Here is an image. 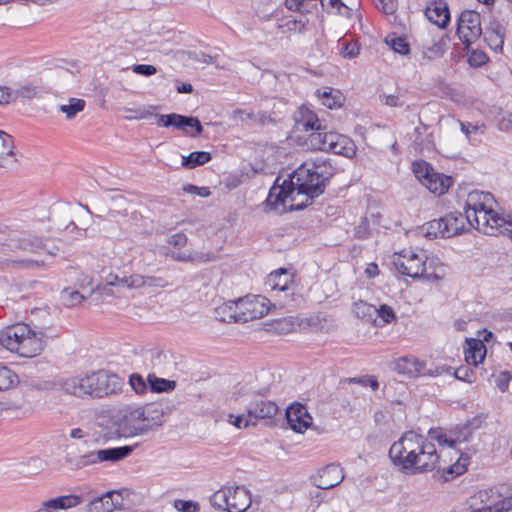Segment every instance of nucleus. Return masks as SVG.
Segmentation results:
<instances>
[{"label": "nucleus", "mask_w": 512, "mask_h": 512, "mask_svg": "<svg viewBox=\"0 0 512 512\" xmlns=\"http://www.w3.org/2000/svg\"><path fill=\"white\" fill-rule=\"evenodd\" d=\"M335 168L324 158L310 159L300 165L281 185L270 189L266 206L277 214L301 210L321 195Z\"/></svg>", "instance_id": "obj_1"}, {"label": "nucleus", "mask_w": 512, "mask_h": 512, "mask_svg": "<svg viewBox=\"0 0 512 512\" xmlns=\"http://www.w3.org/2000/svg\"><path fill=\"white\" fill-rule=\"evenodd\" d=\"M393 464L408 475L445 469L435 444L414 431L405 432L389 449Z\"/></svg>", "instance_id": "obj_2"}, {"label": "nucleus", "mask_w": 512, "mask_h": 512, "mask_svg": "<svg viewBox=\"0 0 512 512\" xmlns=\"http://www.w3.org/2000/svg\"><path fill=\"white\" fill-rule=\"evenodd\" d=\"M152 407L126 406L114 420L117 438L142 436L162 425L161 415H154Z\"/></svg>", "instance_id": "obj_3"}, {"label": "nucleus", "mask_w": 512, "mask_h": 512, "mask_svg": "<svg viewBox=\"0 0 512 512\" xmlns=\"http://www.w3.org/2000/svg\"><path fill=\"white\" fill-rule=\"evenodd\" d=\"M496 201L490 192L473 190L467 195L465 202V218L468 224L497 223L501 216L494 210Z\"/></svg>", "instance_id": "obj_4"}, {"label": "nucleus", "mask_w": 512, "mask_h": 512, "mask_svg": "<svg viewBox=\"0 0 512 512\" xmlns=\"http://www.w3.org/2000/svg\"><path fill=\"white\" fill-rule=\"evenodd\" d=\"M306 145L312 150L330 152L348 158L356 154L354 142L349 137L334 131L309 133Z\"/></svg>", "instance_id": "obj_5"}, {"label": "nucleus", "mask_w": 512, "mask_h": 512, "mask_svg": "<svg viewBox=\"0 0 512 512\" xmlns=\"http://www.w3.org/2000/svg\"><path fill=\"white\" fill-rule=\"evenodd\" d=\"M236 400L245 404L246 411L249 416L255 421V424L260 419H270L278 412V406L275 402L266 399L258 393H250L243 391V389L235 393Z\"/></svg>", "instance_id": "obj_6"}, {"label": "nucleus", "mask_w": 512, "mask_h": 512, "mask_svg": "<svg viewBox=\"0 0 512 512\" xmlns=\"http://www.w3.org/2000/svg\"><path fill=\"white\" fill-rule=\"evenodd\" d=\"M236 322H248L259 319L270 312V300L261 295H248L235 300Z\"/></svg>", "instance_id": "obj_7"}, {"label": "nucleus", "mask_w": 512, "mask_h": 512, "mask_svg": "<svg viewBox=\"0 0 512 512\" xmlns=\"http://www.w3.org/2000/svg\"><path fill=\"white\" fill-rule=\"evenodd\" d=\"M134 450L133 446H121L93 450L80 455L75 463L77 469L95 465L101 462H118L127 458Z\"/></svg>", "instance_id": "obj_8"}, {"label": "nucleus", "mask_w": 512, "mask_h": 512, "mask_svg": "<svg viewBox=\"0 0 512 512\" xmlns=\"http://www.w3.org/2000/svg\"><path fill=\"white\" fill-rule=\"evenodd\" d=\"M481 15L474 10H464L457 19V35L469 49L482 35Z\"/></svg>", "instance_id": "obj_9"}, {"label": "nucleus", "mask_w": 512, "mask_h": 512, "mask_svg": "<svg viewBox=\"0 0 512 512\" xmlns=\"http://www.w3.org/2000/svg\"><path fill=\"white\" fill-rule=\"evenodd\" d=\"M393 265L395 269L402 275L409 276L411 278L424 277L427 280L429 276L424 274L425 271V260L423 256H420L413 250H402L399 253L393 255Z\"/></svg>", "instance_id": "obj_10"}, {"label": "nucleus", "mask_w": 512, "mask_h": 512, "mask_svg": "<svg viewBox=\"0 0 512 512\" xmlns=\"http://www.w3.org/2000/svg\"><path fill=\"white\" fill-rule=\"evenodd\" d=\"M91 396L103 397L119 392L123 387V380L117 374L107 370H98L90 374Z\"/></svg>", "instance_id": "obj_11"}, {"label": "nucleus", "mask_w": 512, "mask_h": 512, "mask_svg": "<svg viewBox=\"0 0 512 512\" xmlns=\"http://www.w3.org/2000/svg\"><path fill=\"white\" fill-rule=\"evenodd\" d=\"M29 325L15 323L0 331V345L6 350L19 355L24 335H28Z\"/></svg>", "instance_id": "obj_12"}, {"label": "nucleus", "mask_w": 512, "mask_h": 512, "mask_svg": "<svg viewBox=\"0 0 512 512\" xmlns=\"http://www.w3.org/2000/svg\"><path fill=\"white\" fill-rule=\"evenodd\" d=\"M49 338L42 329H34L29 325V333L23 337L19 356L31 358L39 355L46 347Z\"/></svg>", "instance_id": "obj_13"}, {"label": "nucleus", "mask_w": 512, "mask_h": 512, "mask_svg": "<svg viewBox=\"0 0 512 512\" xmlns=\"http://www.w3.org/2000/svg\"><path fill=\"white\" fill-rule=\"evenodd\" d=\"M158 118L157 124L163 127H174L188 133V125H195V133L190 134L192 137L200 135L203 131V126L198 118L192 116H184L176 113L156 115Z\"/></svg>", "instance_id": "obj_14"}, {"label": "nucleus", "mask_w": 512, "mask_h": 512, "mask_svg": "<svg viewBox=\"0 0 512 512\" xmlns=\"http://www.w3.org/2000/svg\"><path fill=\"white\" fill-rule=\"evenodd\" d=\"M344 480L343 469L340 465L332 463L317 471L312 476L313 484L323 490L331 489Z\"/></svg>", "instance_id": "obj_15"}, {"label": "nucleus", "mask_w": 512, "mask_h": 512, "mask_svg": "<svg viewBox=\"0 0 512 512\" xmlns=\"http://www.w3.org/2000/svg\"><path fill=\"white\" fill-rule=\"evenodd\" d=\"M123 492H126V490H111L92 499L88 504V512H112L115 509H121Z\"/></svg>", "instance_id": "obj_16"}, {"label": "nucleus", "mask_w": 512, "mask_h": 512, "mask_svg": "<svg viewBox=\"0 0 512 512\" xmlns=\"http://www.w3.org/2000/svg\"><path fill=\"white\" fill-rule=\"evenodd\" d=\"M286 418L291 429L298 433H303L312 423V417L307 408L299 403L292 404L287 408Z\"/></svg>", "instance_id": "obj_17"}, {"label": "nucleus", "mask_w": 512, "mask_h": 512, "mask_svg": "<svg viewBox=\"0 0 512 512\" xmlns=\"http://www.w3.org/2000/svg\"><path fill=\"white\" fill-rule=\"evenodd\" d=\"M61 389L77 397L91 396L90 374L85 376H71L60 381Z\"/></svg>", "instance_id": "obj_18"}, {"label": "nucleus", "mask_w": 512, "mask_h": 512, "mask_svg": "<svg viewBox=\"0 0 512 512\" xmlns=\"http://www.w3.org/2000/svg\"><path fill=\"white\" fill-rule=\"evenodd\" d=\"M55 212L62 214L61 220L68 224H75L76 221H89L88 217L91 216L89 208L81 203L57 205Z\"/></svg>", "instance_id": "obj_19"}, {"label": "nucleus", "mask_w": 512, "mask_h": 512, "mask_svg": "<svg viewBox=\"0 0 512 512\" xmlns=\"http://www.w3.org/2000/svg\"><path fill=\"white\" fill-rule=\"evenodd\" d=\"M295 121L298 127L306 132H325L327 130V126L322 123L315 112L305 106L298 109L295 114Z\"/></svg>", "instance_id": "obj_20"}, {"label": "nucleus", "mask_w": 512, "mask_h": 512, "mask_svg": "<svg viewBox=\"0 0 512 512\" xmlns=\"http://www.w3.org/2000/svg\"><path fill=\"white\" fill-rule=\"evenodd\" d=\"M425 15L430 22L439 28H446L450 22V10L446 1L435 0L425 10Z\"/></svg>", "instance_id": "obj_21"}, {"label": "nucleus", "mask_w": 512, "mask_h": 512, "mask_svg": "<svg viewBox=\"0 0 512 512\" xmlns=\"http://www.w3.org/2000/svg\"><path fill=\"white\" fill-rule=\"evenodd\" d=\"M482 34L492 50L496 52L502 50L506 35V27L502 22L497 19L491 20Z\"/></svg>", "instance_id": "obj_22"}, {"label": "nucleus", "mask_w": 512, "mask_h": 512, "mask_svg": "<svg viewBox=\"0 0 512 512\" xmlns=\"http://www.w3.org/2000/svg\"><path fill=\"white\" fill-rule=\"evenodd\" d=\"M221 249V246L217 247L215 250H193L191 252H173L172 258L181 262H191V263H208L212 261H216L218 259V251Z\"/></svg>", "instance_id": "obj_23"}, {"label": "nucleus", "mask_w": 512, "mask_h": 512, "mask_svg": "<svg viewBox=\"0 0 512 512\" xmlns=\"http://www.w3.org/2000/svg\"><path fill=\"white\" fill-rule=\"evenodd\" d=\"M227 512H245L251 505L249 490L243 486L230 487Z\"/></svg>", "instance_id": "obj_24"}, {"label": "nucleus", "mask_w": 512, "mask_h": 512, "mask_svg": "<svg viewBox=\"0 0 512 512\" xmlns=\"http://www.w3.org/2000/svg\"><path fill=\"white\" fill-rule=\"evenodd\" d=\"M293 278V272L286 268H279L268 275L265 285L272 290L287 291L294 283Z\"/></svg>", "instance_id": "obj_25"}, {"label": "nucleus", "mask_w": 512, "mask_h": 512, "mask_svg": "<svg viewBox=\"0 0 512 512\" xmlns=\"http://www.w3.org/2000/svg\"><path fill=\"white\" fill-rule=\"evenodd\" d=\"M452 183L453 180L450 176L434 171L426 180H423L422 185L431 193L441 196L448 191Z\"/></svg>", "instance_id": "obj_26"}, {"label": "nucleus", "mask_w": 512, "mask_h": 512, "mask_svg": "<svg viewBox=\"0 0 512 512\" xmlns=\"http://www.w3.org/2000/svg\"><path fill=\"white\" fill-rule=\"evenodd\" d=\"M424 364L415 357H402L395 365L397 372L408 375L409 377H417L420 374L434 375L432 372L424 371Z\"/></svg>", "instance_id": "obj_27"}, {"label": "nucleus", "mask_w": 512, "mask_h": 512, "mask_svg": "<svg viewBox=\"0 0 512 512\" xmlns=\"http://www.w3.org/2000/svg\"><path fill=\"white\" fill-rule=\"evenodd\" d=\"M464 349L465 360L468 364L477 366L486 355V347L481 340L470 339L466 341Z\"/></svg>", "instance_id": "obj_28"}, {"label": "nucleus", "mask_w": 512, "mask_h": 512, "mask_svg": "<svg viewBox=\"0 0 512 512\" xmlns=\"http://www.w3.org/2000/svg\"><path fill=\"white\" fill-rule=\"evenodd\" d=\"M11 136L0 131V167L8 168L16 163Z\"/></svg>", "instance_id": "obj_29"}, {"label": "nucleus", "mask_w": 512, "mask_h": 512, "mask_svg": "<svg viewBox=\"0 0 512 512\" xmlns=\"http://www.w3.org/2000/svg\"><path fill=\"white\" fill-rule=\"evenodd\" d=\"M316 94L321 100L322 105L329 109L339 108L345 101L343 94L339 90H334L332 88L317 90Z\"/></svg>", "instance_id": "obj_30"}, {"label": "nucleus", "mask_w": 512, "mask_h": 512, "mask_svg": "<svg viewBox=\"0 0 512 512\" xmlns=\"http://www.w3.org/2000/svg\"><path fill=\"white\" fill-rule=\"evenodd\" d=\"M160 279L149 276L145 277L140 274H133L127 277L124 282L126 283V288L128 289H138L141 287H155V286H161Z\"/></svg>", "instance_id": "obj_31"}, {"label": "nucleus", "mask_w": 512, "mask_h": 512, "mask_svg": "<svg viewBox=\"0 0 512 512\" xmlns=\"http://www.w3.org/2000/svg\"><path fill=\"white\" fill-rule=\"evenodd\" d=\"M211 154L206 151H194L187 156L182 157V166L187 169H194L204 165L211 160Z\"/></svg>", "instance_id": "obj_32"}, {"label": "nucleus", "mask_w": 512, "mask_h": 512, "mask_svg": "<svg viewBox=\"0 0 512 512\" xmlns=\"http://www.w3.org/2000/svg\"><path fill=\"white\" fill-rule=\"evenodd\" d=\"M422 53L428 59H435L443 55L444 44L438 40L424 38L421 41Z\"/></svg>", "instance_id": "obj_33"}, {"label": "nucleus", "mask_w": 512, "mask_h": 512, "mask_svg": "<svg viewBox=\"0 0 512 512\" xmlns=\"http://www.w3.org/2000/svg\"><path fill=\"white\" fill-rule=\"evenodd\" d=\"M147 383L152 392L162 393V392H171L176 387V382L173 380H168L164 378H159L154 374H149L147 377Z\"/></svg>", "instance_id": "obj_34"}, {"label": "nucleus", "mask_w": 512, "mask_h": 512, "mask_svg": "<svg viewBox=\"0 0 512 512\" xmlns=\"http://www.w3.org/2000/svg\"><path fill=\"white\" fill-rule=\"evenodd\" d=\"M235 300L223 303L215 309L216 318L222 322H236L237 310Z\"/></svg>", "instance_id": "obj_35"}, {"label": "nucleus", "mask_w": 512, "mask_h": 512, "mask_svg": "<svg viewBox=\"0 0 512 512\" xmlns=\"http://www.w3.org/2000/svg\"><path fill=\"white\" fill-rule=\"evenodd\" d=\"M52 499L58 511L75 508L83 501L82 497L76 494L61 495Z\"/></svg>", "instance_id": "obj_36"}, {"label": "nucleus", "mask_w": 512, "mask_h": 512, "mask_svg": "<svg viewBox=\"0 0 512 512\" xmlns=\"http://www.w3.org/2000/svg\"><path fill=\"white\" fill-rule=\"evenodd\" d=\"M461 131L466 135L470 142L479 141L477 136H481L484 134L486 126L484 123H470V122H460Z\"/></svg>", "instance_id": "obj_37"}, {"label": "nucleus", "mask_w": 512, "mask_h": 512, "mask_svg": "<svg viewBox=\"0 0 512 512\" xmlns=\"http://www.w3.org/2000/svg\"><path fill=\"white\" fill-rule=\"evenodd\" d=\"M470 432L464 435L462 439L460 437L452 438L448 437L446 434L439 432L437 430H429L428 437H426L429 441L436 440L441 446L454 447L456 442L465 441L468 439Z\"/></svg>", "instance_id": "obj_38"}, {"label": "nucleus", "mask_w": 512, "mask_h": 512, "mask_svg": "<svg viewBox=\"0 0 512 512\" xmlns=\"http://www.w3.org/2000/svg\"><path fill=\"white\" fill-rule=\"evenodd\" d=\"M40 89L34 84H25L13 89L14 101L18 99L31 100L38 97Z\"/></svg>", "instance_id": "obj_39"}, {"label": "nucleus", "mask_w": 512, "mask_h": 512, "mask_svg": "<svg viewBox=\"0 0 512 512\" xmlns=\"http://www.w3.org/2000/svg\"><path fill=\"white\" fill-rule=\"evenodd\" d=\"M230 494V487L221 488L210 497L211 505L219 510L227 511Z\"/></svg>", "instance_id": "obj_40"}, {"label": "nucleus", "mask_w": 512, "mask_h": 512, "mask_svg": "<svg viewBox=\"0 0 512 512\" xmlns=\"http://www.w3.org/2000/svg\"><path fill=\"white\" fill-rule=\"evenodd\" d=\"M412 171L416 178L423 183V180H426L431 173H433L435 170L434 168L425 160L419 159L415 160L412 163Z\"/></svg>", "instance_id": "obj_41"}, {"label": "nucleus", "mask_w": 512, "mask_h": 512, "mask_svg": "<svg viewBox=\"0 0 512 512\" xmlns=\"http://www.w3.org/2000/svg\"><path fill=\"white\" fill-rule=\"evenodd\" d=\"M376 312L377 308L374 305L364 301L355 302L353 305V313L360 319L371 320Z\"/></svg>", "instance_id": "obj_42"}, {"label": "nucleus", "mask_w": 512, "mask_h": 512, "mask_svg": "<svg viewBox=\"0 0 512 512\" xmlns=\"http://www.w3.org/2000/svg\"><path fill=\"white\" fill-rule=\"evenodd\" d=\"M60 297L62 303L68 307L79 305L84 300V296L79 291L71 288H64Z\"/></svg>", "instance_id": "obj_43"}, {"label": "nucleus", "mask_w": 512, "mask_h": 512, "mask_svg": "<svg viewBox=\"0 0 512 512\" xmlns=\"http://www.w3.org/2000/svg\"><path fill=\"white\" fill-rule=\"evenodd\" d=\"M85 107V101L78 98H70L68 104L60 106V111L66 114L68 119H72L75 115L81 112Z\"/></svg>", "instance_id": "obj_44"}, {"label": "nucleus", "mask_w": 512, "mask_h": 512, "mask_svg": "<svg viewBox=\"0 0 512 512\" xmlns=\"http://www.w3.org/2000/svg\"><path fill=\"white\" fill-rule=\"evenodd\" d=\"M430 228L438 230L441 238H450L471 232V226H430Z\"/></svg>", "instance_id": "obj_45"}, {"label": "nucleus", "mask_w": 512, "mask_h": 512, "mask_svg": "<svg viewBox=\"0 0 512 512\" xmlns=\"http://www.w3.org/2000/svg\"><path fill=\"white\" fill-rule=\"evenodd\" d=\"M18 382V376L9 368L0 366V391L13 387Z\"/></svg>", "instance_id": "obj_46"}, {"label": "nucleus", "mask_w": 512, "mask_h": 512, "mask_svg": "<svg viewBox=\"0 0 512 512\" xmlns=\"http://www.w3.org/2000/svg\"><path fill=\"white\" fill-rule=\"evenodd\" d=\"M341 45L340 55L343 58L353 59L360 53L361 46L358 41H343Z\"/></svg>", "instance_id": "obj_47"}, {"label": "nucleus", "mask_w": 512, "mask_h": 512, "mask_svg": "<svg viewBox=\"0 0 512 512\" xmlns=\"http://www.w3.org/2000/svg\"><path fill=\"white\" fill-rule=\"evenodd\" d=\"M129 384L136 394H144L147 390V383L138 373L129 376Z\"/></svg>", "instance_id": "obj_48"}, {"label": "nucleus", "mask_w": 512, "mask_h": 512, "mask_svg": "<svg viewBox=\"0 0 512 512\" xmlns=\"http://www.w3.org/2000/svg\"><path fill=\"white\" fill-rule=\"evenodd\" d=\"M228 417H229V420H228L229 423H231L232 425H234L235 427L240 428V429L246 428L251 425H256L255 421L249 416L248 413H247V415L241 414L238 416H234L233 414H230Z\"/></svg>", "instance_id": "obj_49"}, {"label": "nucleus", "mask_w": 512, "mask_h": 512, "mask_svg": "<svg viewBox=\"0 0 512 512\" xmlns=\"http://www.w3.org/2000/svg\"><path fill=\"white\" fill-rule=\"evenodd\" d=\"M471 228H475L477 232L485 235H497L500 233L509 238L506 232L508 229H511V226H471Z\"/></svg>", "instance_id": "obj_50"}, {"label": "nucleus", "mask_w": 512, "mask_h": 512, "mask_svg": "<svg viewBox=\"0 0 512 512\" xmlns=\"http://www.w3.org/2000/svg\"><path fill=\"white\" fill-rule=\"evenodd\" d=\"M230 118L236 123H246L248 120L254 122V119H256V114L243 109H236L232 112Z\"/></svg>", "instance_id": "obj_51"}, {"label": "nucleus", "mask_w": 512, "mask_h": 512, "mask_svg": "<svg viewBox=\"0 0 512 512\" xmlns=\"http://www.w3.org/2000/svg\"><path fill=\"white\" fill-rule=\"evenodd\" d=\"M375 315H378L384 323H392L396 320L395 313L393 309L388 305H381L379 308H377V312Z\"/></svg>", "instance_id": "obj_52"}, {"label": "nucleus", "mask_w": 512, "mask_h": 512, "mask_svg": "<svg viewBox=\"0 0 512 512\" xmlns=\"http://www.w3.org/2000/svg\"><path fill=\"white\" fill-rule=\"evenodd\" d=\"M133 73L150 77L157 73V68L149 64H135L131 67Z\"/></svg>", "instance_id": "obj_53"}, {"label": "nucleus", "mask_w": 512, "mask_h": 512, "mask_svg": "<svg viewBox=\"0 0 512 512\" xmlns=\"http://www.w3.org/2000/svg\"><path fill=\"white\" fill-rule=\"evenodd\" d=\"M512 508V499H503L500 503L480 508L481 512H506Z\"/></svg>", "instance_id": "obj_54"}, {"label": "nucleus", "mask_w": 512, "mask_h": 512, "mask_svg": "<svg viewBox=\"0 0 512 512\" xmlns=\"http://www.w3.org/2000/svg\"><path fill=\"white\" fill-rule=\"evenodd\" d=\"M390 45L395 52L401 55H406L409 53V44L404 38H394L391 40Z\"/></svg>", "instance_id": "obj_55"}, {"label": "nucleus", "mask_w": 512, "mask_h": 512, "mask_svg": "<svg viewBox=\"0 0 512 512\" xmlns=\"http://www.w3.org/2000/svg\"><path fill=\"white\" fill-rule=\"evenodd\" d=\"M376 7L382 10L385 14H393L398 6V0H377Z\"/></svg>", "instance_id": "obj_56"}, {"label": "nucleus", "mask_w": 512, "mask_h": 512, "mask_svg": "<svg viewBox=\"0 0 512 512\" xmlns=\"http://www.w3.org/2000/svg\"><path fill=\"white\" fill-rule=\"evenodd\" d=\"M488 60L487 55L482 51L472 50L468 57V62L472 66H481Z\"/></svg>", "instance_id": "obj_57"}, {"label": "nucleus", "mask_w": 512, "mask_h": 512, "mask_svg": "<svg viewBox=\"0 0 512 512\" xmlns=\"http://www.w3.org/2000/svg\"><path fill=\"white\" fill-rule=\"evenodd\" d=\"M108 199L111 201V203L113 204V206L115 208L123 209L125 211L127 210L126 206L128 205V201L123 194H121V193L109 194Z\"/></svg>", "instance_id": "obj_58"}, {"label": "nucleus", "mask_w": 512, "mask_h": 512, "mask_svg": "<svg viewBox=\"0 0 512 512\" xmlns=\"http://www.w3.org/2000/svg\"><path fill=\"white\" fill-rule=\"evenodd\" d=\"M175 507L182 512H198L199 507L193 501L178 500L175 502Z\"/></svg>", "instance_id": "obj_59"}, {"label": "nucleus", "mask_w": 512, "mask_h": 512, "mask_svg": "<svg viewBox=\"0 0 512 512\" xmlns=\"http://www.w3.org/2000/svg\"><path fill=\"white\" fill-rule=\"evenodd\" d=\"M167 242L175 248H180L186 245L187 237L183 233H175L167 238Z\"/></svg>", "instance_id": "obj_60"}, {"label": "nucleus", "mask_w": 512, "mask_h": 512, "mask_svg": "<svg viewBox=\"0 0 512 512\" xmlns=\"http://www.w3.org/2000/svg\"><path fill=\"white\" fill-rule=\"evenodd\" d=\"M352 382L360 383L363 386H370L373 390H377L379 387L378 381L375 377L365 376L362 378H353Z\"/></svg>", "instance_id": "obj_61"}, {"label": "nucleus", "mask_w": 512, "mask_h": 512, "mask_svg": "<svg viewBox=\"0 0 512 512\" xmlns=\"http://www.w3.org/2000/svg\"><path fill=\"white\" fill-rule=\"evenodd\" d=\"M381 218V213L377 207H370L364 217L362 224H369L370 222H377Z\"/></svg>", "instance_id": "obj_62"}, {"label": "nucleus", "mask_w": 512, "mask_h": 512, "mask_svg": "<svg viewBox=\"0 0 512 512\" xmlns=\"http://www.w3.org/2000/svg\"><path fill=\"white\" fill-rule=\"evenodd\" d=\"M462 218V214L459 212H450L447 213L445 216L439 218L438 224H454L458 222Z\"/></svg>", "instance_id": "obj_63"}, {"label": "nucleus", "mask_w": 512, "mask_h": 512, "mask_svg": "<svg viewBox=\"0 0 512 512\" xmlns=\"http://www.w3.org/2000/svg\"><path fill=\"white\" fill-rule=\"evenodd\" d=\"M56 505L53 501V499H48L46 501L41 502L34 512H57Z\"/></svg>", "instance_id": "obj_64"}]
</instances>
